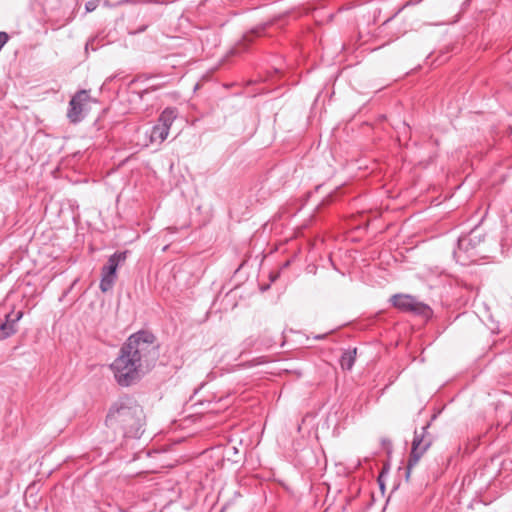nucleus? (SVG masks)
Returning <instances> with one entry per match:
<instances>
[{
  "mask_svg": "<svg viewBox=\"0 0 512 512\" xmlns=\"http://www.w3.org/2000/svg\"><path fill=\"white\" fill-rule=\"evenodd\" d=\"M158 357L159 344L156 337L149 331L141 330L128 337L110 368L116 382L122 387H128L150 371Z\"/></svg>",
  "mask_w": 512,
  "mask_h": 512,
  "instance_id": "f257e3e1",
  "label": "nucleus"
},
{
  "mask_svg": "<svg viewBox=\"0 0 512 512\" xmlns=\"http://www.w3.org/2000/svg\"><path fill=\"white\" fill-rule=\"evenodd\" d=\"M105 422L124 438H139L143 433L144 412L134 398L121 397L110 407Z\"/></svg>",
  "mask_w": 512,
  "mask_h": 512,
  "instance_id": "f03ea898",
  "label": "nucleus"
},
{
  "mask_svg": "<svg viewBox=\"0 0 512 512\" xmlns=\"http://www.w3.org/2000/svg\"><path fill=\"white\" fill-rule=\"evenodd\" d=\"M475 246L476 243L470 235L459 237L457 249L453 252L456 261L464 265L469 258L475 256V253H473Z\"/></svg>",
  "mask_w": 512,
  "mask_h": 512,
  "instance_id": "0eeeda50",
  "label": "nucleus"
},
{
  "mask_svg": "<svg viewBox=\"0 0 512 512\" xmlns=\"http://www.w3.org/2000/svg\"><path fill=\"white\" fill-rule=\"evenodd\" d=\"M125 260L126 252H116L109 257L107 264L103 266L101 271L99 288L102 292H108L113 288L117 278V268Z\"/></svg>",
  "mask_w": 512,
  "mask_h": 512,
  "instance_id": "39448f33",
  "label": "nucleus"
},
{
  "mask_svg": "<svg viewBox=\"0 0 512 512\" xmlns=\"http://www.w3.org/2000/svg\"><path fill=\"white\" fill-rule=\"evenodd\" d=\"M145 2H151L152 0H144Z\"/></svg>",
  "mask_w": 512,
  "mask_h": 512,
  "instance_id": "4468645a",
  "label": "nucleus"
},
{
  "mask_svg": "<svg viewBox=\"0 0 512 512\" xmlns=\"http://www.w3.org/2000/svg\"><path fill=\"white\" fill-rule=\"evenodd\" d=\"M170 129L160 125L156 124L152 127L151 133H150V141L151 142H159L162 143L165 141L169 135Z\"/></svg>",
  "mask_w": 512,
  "mask_h": 512,
  "instance_id": "9d476101",
  "label": "nucleus"
},
{
  "mask_svg": "<svg viewBox=\"0 0 512 512\" xmlns=\"http://www.w3.org/2000/svg\"><path fill=\"white\" fill-rule=\"evenodd\" d=\"M355 357H356V349H353L352 351H345L340 359V365L342 369L345 370H351L354 363H355Z\"/></svg>",
  "mask_w": 512,
  "mask_h": 512,
  "instance_id": "9b49d317",
  "label": "nucleus"
},
{
  "mask_svg": "<svg viewBox=\"0 0 512 512\" xmlns=\"http://www.w3.org/2000/svg\"><path fill=\"white\" fill-rule=\"evenodd\" d=\"M177 117V110L176 108L167 107L165 108L162 113L160 114L158 118V124L170 129L171 125L173 124L174 120Z\"/></svg>",
  "mask_w": 512,
  "mask_h": 512,
  "instance_id": "1a4fd4ad",
  "label": "nucleus"
},
{
  "mask_svg": "<svg viewBox=\"0 0 512 512\" xmlns=\"http://www.w3.org/2000/svg\"><path fill=\"white\" fill-rule=\"evenodd\" d=\"M391 304L404 313H411L423 318H430L432 316V309L425 303L419 301L416 297L410 294H395L390 298Z\"/></svg>",
  "mask_w": 512,
  "mask_h": 512,
  "instance_id": "20e7f679",
  "label": "nucleus"
},
{
  "mask_svg": "<svg viewBox=\"0 0 512 512\" xmlns=\"http://www.w3.org/2000/svg\"><path fill=\"white\" fill-rule=\"evenodd\" d=\"M325 337H326V334H322V335H317L314 338L318 339V340H321V339H324Z\"/></svg>",
  "mask_w": 512,
  "mask_h": 512,
  "instance_id": "ddd939ff",
  "label": "nucleus"
},
{
  "mask_svg": "<svg viewBox=\"0 0 512 512\" xmlns=\"http://www.w3.org/2000/svg\"><path fill=\"white\" fill-rule=\"evenodd\" d=\"M430 426V423H427V425L423 426L421 428V431H414V438L412 441V447H411V453L408 459V463L406 466V472L405 477L406 480H409L411 471L413 467L417 465L420 458L423 456V454L428 450V448L432 445L433 442V436L428 433V428Z\"/></svg>",
  "mask_w": 512,
  "mask_h": 512,
  "instance_id": "7ed1b4c3",
  "label": "nucleus"
},
{
  "mask_svg": "<svg viewBox=\"0 0 512 512\" xmlns=\"http://www.w3.org/2000/svg\"><path fill=\"white\" fill-rule=\"evenodd\" d=\"M23 312L18 311L15 315H6V320L0 325V340L7 339L17 332V323L22 318Z\"/></svg>",
  "mask_w": 512,
  "mask_h": 512,
  "instance_id": "6e6552de",
  "label": "nucleus"
},
{
  "mask_svg": "<svg viewBox=\"0 0 512 512\" xmlns=\"http://www.w3.org/2000/svg\"><path fill=\"white\" fill-rule=\"evenodd\" d=\"M245 42H246V41H244V40H243L242 45H245Z\"/></svg>",
  "mask_w": 512,
  "mask_h": 512,
  "instance_id": "2eb2a0df",
  "label": "nucleus"
},
{
  "mask_svg": "<svg viewBox=\"0 0 512 512\" xmlns=\"http://www.w3.org/2000/svg\"><path fill=\"white\" fill-rule=\"evenodd\" d=\"M264 30V27H257L253 30H251L250 33L246 34L244 36V41H252V37L255 35V36H260L262 34Z\"/></svg>",
  "mask_w": 512,
  "mask_h": 512,
  "instance_id": "f8f14e48",
  "label": "nucleus"
},
{
  "mask_svg": "<svg viewBox=\"0 0 512 512\" xmlns=\"http://www.w3.org/2000/svg\"><path fill=\"white\" fill-rule=\"evenodd\" d=\"M90 96L87 90L78 91L70 100L67 117L71 123H79L83 119V106Z\"/></svg>",
  "mask_w": 512,
  "mask_h": 512,
  "instance_id": "423d86ee",
  "label": "nucleus"
}]
</instances>
